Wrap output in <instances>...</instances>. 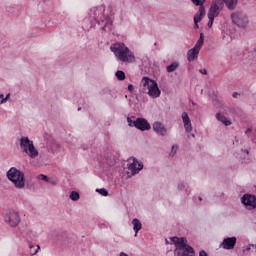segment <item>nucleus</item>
Instances as JSON below:
<instances>
[{"mask_svg":"<svg viewBox=\"0 0 256 256\" xmlns=\"http://www.w3.org/2000/svg\"><path fill=\"white\" fill-rule=\"evenodd\" d=\"M166 243H169V242L166 240Z\"/></svg>","mask_w":256,"mask_h":256,"instance_id":"49530a36","label":"nucleus"},{"mask_svg":"<svg viewBox=\"0 0 256 256\" xmlns=\"http://www.w3.org/2000/svg\"><path fill=\"white\" fill-rule=\"evenodd\" d=\"M129 127H135L140 131H148L151 129L150 124L144 118H136L132 120L131 118L127 119Z\"/></svg>","mask_w":256,"mask_h":256,"instance_id":"1a4fd4ad","label":"nucleus"},{"mask_svg":"<svg viewBox=\"0 0 256 256\" xmlns=\"http://www.w3.org/2000/svg\"><path fill=\"white\" fill-rule=\"evenodd\" d=\"M179 189L182 190V186H179Z\"/></svg>","mask_w":256,"mask_h":256,"instance_id":"a18cd8bd","label":"nucleus"},{"mask_svg":"<svg viewBox=\"0 0 256 256\" xmlns=\"http://www.w3.org/2000/svg\"><path fill=\"white\" fill-rule=\"evenodd\" d=\"M34 248V246L30 245V249Z\"/></svg>","mask_w":256,"mask_h":256,"instance_id":"c03bdc74","label":"nucleus"},{"mask_svg":"<svg viewBox=\"0 0 256 256\" xmlns=\"http://www.w3.org/2000/svg\"><path fill=\"white\" fill-rule=\"evenodd\" d=\"M6 97H11V93L6 94Z\"/></svg>","mask_w":256,"mask_h":256,"instance_id":"ea45409f","label":"nucleus"},{"mask_svg":"<svg viewBox=\"0 0 256 256\" xmlns=\"http://www.w3.org/2000/svg\"><path fill=\"white\" fill-rule=\"evenodd\" d=\"M152 130L157 133V135H160L161 137H164L167 135V129L164 127V125L157 121L152 124Z\"/></svg>","mask_w":256,"mask_h":256,"instance_id":"f3484780","label":"nucleus"},{"mask_svg":"<svg viewBox=\"0 0 256 256\" xmlns=\"http://www.w3.org/2000/svg\"><path fill=\"white\" fill-rule=\"evenodd\" d=\"M133 89H134L133 84H129L128 91H130V93H131V92H133Z\"/></svg>","mask_w":256,"mask_h":256,"instance_id":"7c9ffc66","label":"nucleus"},{"mask_svg":"<svg viewBox=\"0 0 256 256\" xmlns=\"http://www.w3.org/2000/svg\"><path fill=\"white\" fill-rule=\"evenodd\" d=\"M223 1V7H227V9H229V11H234V9H236L237 7V3L239 0H221Z\"/></svg>","mask_w":256,"mask_h":256,"instance_id":"6ab92c4d","label":"nucleus"},{"mask_svg":"<svg viewBox=\"0 0 256 256\" xmlns=\"http://www.w3.org/2000/svg\"><path fill=\"white\" fill-rule=\"evenodd\" d=\"M232 23L240 27V29H245L249 25V17L247 14L237 11L231 14Z\"/></svg>","mask_w":256,"mask_h":256,"instance_id":"6e6552de","label":"nucleus"},{"mask_svg":"<svg viewBox=\"0 0 256 256\" xmlns=\"http://www.w3.org/2000/svg\"><path fill=\"white\" fill-rule=\"evenodd\" d=\"M96 191H97V193H99V194L102 195L103 197L108 196V191H106L105 188H100V189H97Z\"/></svg>","mask_w":256,"mask_h":256,"instance_id":"a878e982","label":"nucleus"},{"mask_svg":"<svg viewBox=\"0 0 256 256\" xmlns=\"http://www.w3.org/2000/svg\"><path fill=\"white\" fill-rule=\"evenodd\" d=\"M252 132V129H247L246 134Z\"/></svg>","mask_w":256,"mask_h":256,"instance_id":"4c0bfd02","label":"nucleus"},{"mask_svg":"<svg viewBox=\"0 0 256 256\" xmlns=\"http://www.w3.org/2000/svg\"><path fill=\"white\" fill-rule=\"evenodd\" d=\"M199 256H208L207 252H205L204 250H201L199 252Z\"/></svg>","mask_w":256,"mask_h":256,"instance_id":"c85d7f7f","label":"nucleus"},{"mask_svg":"<svg viewBox=\"0 0 256 256\" xmlns=\"http://www.w3.org/2000/svg\"><path fill=\"white\" fill-rule=\"evenodd\" d=\"M140 87H143L144 91H147L150 97H159L161 95L157 81L151 80L149 77L142 78Z\"/></svg>","mask_w":256,"mask_h":256,"instance_id":"20e7f679","label":"nucleus"},{"mask_svg":"<svg viewBox=\"0 0 256 256\" xmlns=\"http://www.w3.org/2000/svg\"><path fill=\"white\" fill-rule=\"evenodd\" d=\"M199 73H201L202 75H207V69H200Z\"/></svg>","mask_w":256,"mask_h":256,"instance_id":"cd10ccee","label":"nucleus"},{"mask_svg":"<svg viewBox=\"0 0 256 256\" xmlns=\"http://www.w3.org/2000/svg\"><path fill=\"white\" fill-rule=\"evenodd\" d=\"M194 28L199 29V22H194Z\"/></svg>","mask_w":256,"mask_h":256,"instance_id":"72a5a7b5","label":"nucleus"},{"mask_svg":"<svg viewBox=\"0 0 256 256\" xmlns=\"http://www.w3.org/2000/svg\"><path fill=\"white\" fill-rule=\"evenodd\" d=\"M132 225L134 226V232H135V236H137L138 232L141 230V228L143 227V225L141 224L140 220L135 218L134 220H132Z\"/></svg>","mask_w":256,"mask_h":256,"instance_id":"aec40b11","label":"nucleus"},{"mask_svg":"<svg viewBox=\"0 0 256 256\" xmlns=\"http://www.w3.org/2000/svg\"><path fill=\"white\" fill-rule=\"evenodd\" d=\"M216 120L222 122V124H224L227 127L231 125V121L227 120V118H225V116L221 115L220 113L216 114Z\"/></svg>","mask_w":256,"mask_h":256,"instance_id":"412c9836","label":"nucleus"},{"mask_svg":"<svg viewBox=\"0 0 256 256\" xmlns=\"http://www.w3.org/2000/svg\"><path fill=\"white\" fill-rule=\"evenodd\" d=\"M223 1L222 0H214L212 1L210 8L207 13L208 27L211 29L213 27V22L215 21V17H219L221 11H223Z\"/></svg>","mask_w":256,"mask_h":256,"instance_id":"423d86ee","label":"nucleus"},{"mask_svg":"<svg viewBox=\"0 0 256 256\" xmlns=\"http://www.w3.org/2000/svg\"><path fill=\"white\" fill-rule=\"evenodd\" d=\"M20 149H22V152L32 159L38 157L39 155L38 150L34 146V142L32 140H29L28 137L20 138Z\"/></svg>","mask_w":256,"mask_h":256,"instance_id":"0eeeda50","label":"nucleus"},{"mask_svg":"<svg viewBox=\"0 0 256 256\" xmlns=\"http://www.w3.org/2000/svg\"><path fill=\"white\" fill-rule=\"evenodd\" d=\"M238 95H239V93L234 92V93L232 94V97H237Z\"/></svg>","mask_w":256,"mask_h":256,"instance_id":"c9c22d12","label":"nucleus"},{"mask_svg":"<svg viewBox=\"0 0 256 256\" xmlns=\"http://www.w3.org/2000/svg\"><path fill=\"white\" fill-rule=\"evenodd\" d=\"M119 256H128V255L126 253H124V252H120Z\"/></svg>","mask_w":256,"mask_h":256,"instance_id":"e433bc0d","label":"nucleus"},{"mask_svg":"<svg viewBox=\"0 0 256 256\" xmlns=\"http://www.w3.org/2000/svg\"><path fill=\"white\" fill-rule=\"evenodd\" d=\"M110 51L114 53L116 59L121 63H135V54L124 43L117 42L112 44Z\"/></svg>","mask_w":256,"mask_h":256,"instance_id":"f257e3e1","label":"nucleus"},{"mask_svg":"<svg viewBox=\"0 0 256 256\" xmlns=\"http://www.w3.org/2000/svg\"><path fill=\"white\" fill-rule=\"evenodd\" d=\"M90 18L94 19V21H97V23H99V21L103 22V9L97 7L91 8Z\"/></svg>","mask_w":256,"mask_h":256,"instance_id":"2eb2a0df","label":"nucleus"},{"mask_svg":"<svg viewBox=\"0 0 256 256\" xmlns=\"http://www.w3.org/2000/svg\"><path fill=\"white\" fill-rule=\"evenodd\" d=\"M179 69V62H173L172 64L166 67L167 73H173Z\"/></svg>","mask_w":256,"mask_h":256,"instance_id":"4be33fe9","label":"nucleus"},{"mask_svg":"<svg viewBox=\"0 0 256 256\" xmlns=\"http://www.w3.org/2000/svg\"><path fill=\"white\" fill-rule=\"evenodd\" d=\"M1 99V104H5L7 103V100H9V98H0Z\"/></svg>","mask_w":256,"mask_h":256,"instance_id":"2f4dec72","label":"nucleus"},{"mask_svg":"<svg viewBox=\"0 0 256 256\" xmlns=\"http://www.w3.org/2000/svg\"><path fill=\"white\" fill-rule=\"evenodd\" d=\"M171 243L174 244V256H195V250L188 245V240L184 237H171Z\"/></svg>","mask_w":256,"mask_h":256,"instance_id":"7ed1b4c3","label":"nucleus"},{"mask_svg":"<svg viewBox=\"0 0 256 256\" xmlns=\"http://www.w3.org/2000/svg\"><path fill=\"white\" fill-rule=\"evenodd\" d=\"M109 23V20H107L105 26L103 27V29H105L107 27V24Z\"/></svg>","mask_w":256,"mask_h":256,"instance_id":"58836bf2","label":"nucleus"},{"mask_svg":"<svg viewBox=\"0 0 256 256\" xmlns=\"http://www.w3.org/2000/svg\"><path fill=\"white\" fill-rule=\"evenodd\" d=\"M116 77L118 81H125V72L118 70L116 72Z\"/></svg>","mask_w":256,"mask_h":256,"instance_id":"b1692460","label":"nucleus"},{"mask_svg":"<svg viewBox=\"0 0 256 256\" xmlns=\"http://www.w3.org/2000/svg\"><path fill=\"white\" fill-rule=\"evenodd\" d=\"M191 3L195 7H199V10L194 15V23H201L203 17H205V0H191Z\"/></svg>","mask_w":256,"mask_h":256,"instance_id":"9d476101","label":"nucleus"},{"mask_svg":"<svg viewBox=\"0 0 256 256\" xmlns=\"http://www.w3.org/2000/svg\"><path fill=\"white\" fill-rule=\"evenodd\" d=\"M182 120H183L184 130H186L187 133H191L192 124H191V119L189 118L187 112L182 113Z\"/></svg>","mask_w":256,"mask_h":256,"instance_id":"a211bd4d","label":"nucleus"},{"mask_svg":"<svg viewBox=\"0 0 256 256\" xmlns=\"http://www.w3.org/2000/svg\"><path fill=\"white\" fill-rule=\"evenodd\" d=\"M4 221H6L9 226L16 227L21 223V217H19V213L15 210L10 211L7 213V216L4 218Z\"/></svg>","mask_w":256,"mask_h":256,"instance_id":"9b49d317","label":"nucleus"},{"mask_svg":"<svg viewBox=\"0 0 256 256\" xmlns=\"http://www.w3.org/2000/svg\"><path fill=\"white\" fill-rule=\"evenodd\" d=\"M38 179L39 180H42V181H44V182H50L52 179H49L48 177H47V175H44V174H41V175H38Z\"/></svg>","mask_w":256,"mask_h":256,"instance_id":"bb28decb","label":"nucleus"},{"mask_svg":"<svg viewBox=\"0 0 256 256\" xmlns=\"http://www.w3.org/2000/svg\"><path fill=\"white\" fill-rule=\"evenodd\" d=\"M143 169V164L138 162L135 158H130L128 160V170L131 171L132 175L137 174Z\"/></svg>","mask_w":256,"mask_h":256,"instance_id":"f8f14e48","label":"nucleus"},{"mask_svg":"<svg viewBox=\"0 0 256 256\" xmlns=\"http://www.w3.org/2000/svg\"><path fill=\"white\" fill-rule=\"evenodd\" d=\"M39 249H40V248H39V246L37 245V246H36V250H35V251H33L32 255H37V253H38Z\"/></svg>","mask_w":256,"mask_h":256,"instance_id":"473e14b6","label":"nucleus"},{"mask_svg":"<svg viewBox=\"0 0 256 256\" xmlns=\"http://www.w3.org/2000/svg\"><path fill=\"white\" fill-rule=\"evenodd\" d=\"M176 150H177V146H172V147H171V151L176 152Z\"/></svg>","mask_w":256,"mask_h":256,"instance_id":"f704fd0d","label":"nucleus"},{"mask_svg":"<svg viewBox=\"0 0 256 256\" xmlns=\"http://www.w3.org/2000/svg\"><path fill=\"white\" fill-rule=\"evenodd\" d=\"M199 51H201V48L199 46H195L188 50L187 52V59L189 62L197 61L199 57Z\"/></svg>","mask_w":256,"mask_h":256,"instance_id":"dca6fc26","label":"nucleus"},{"mask_svg":"<svg viewBox=\"0 0 256 256\" xmlns=\"http://www.w3.org/2000/svg\"><path fill=\"white\" fill-rule=\"evenodd\" d=\"M80 195L76 191L71 192L70 199L73 201H79Z\"/></svg>","mask_w":256,"mask_h":256,"instance_id":"393cba45","label":"nucleus"},{"mask_svg":"<svg viewBox=\"0 0 256 256\" xmlns=\"http://www.w3.org/2000/svg\"><path fill=\"white\" fill-rule=\"evenodd\" d=\"M47 182H49V184H52V185H57V181L56 180H53V179H51V180H49V181H47Z\"/></svg>","mask_w":256,"mask_h":256,"instance_id":"c756f323","label":"nucleus"},{"mask_svg":"<svg viewBox=\"0 0 256 256\" xmlns=\"http://www.w3.org/2000/svg\"><path fill=\"white\" fill-rule=\"evenodd\" d=\"M166 243H169V242L166 240Z\"/></svg>","mask_w":256,"mask_h":256,"instance_id":"de8ad7c7","label":"nucleus"},{"mask_svg":"<svg viewBox=\"0 0 256 256\" xmlns=\"http://www.w3.org/2000/svg\"><path fill=\"white\" fill-rule=\"evenodd\" d=\"M7 179L13 182L14 187L17 189H23L25 187V175L15 167L7 171Z\"/></svg>","mask_w":256,"mask_h":256,"instance_id":"39448f33","label":"nucleus"},{"mask_svg":"<svg viewBox=\"0 0 256 256\" xmlns=\"http://www.w3.org/2000/svg\"><path fill=\"white\" fill-rule=\"evenodd\" d=\"M241 203L244 206H246L247 208L255 209L256 208V196L250 195V194L243 195V197H241Z\"/></svg>","mask_w":256,"mask_h":256,"instance_id":"ddd939ff","label":"nucleus"},{"mask_svg":"<svg viewBox=\"0 0 256 256\" xmlns=\"http://www.w3.org/2000/svg\"><path fill=\"white\" fill-rule=\"evenodd\" d=\"M82 108L81 107H78V111H80Z\"/></svg>","mask_w":256,"mask_h":256,"instance_id":"79ce46f5","label":"nucleus"},{"mask_svg":"<svg viewBox=\"0 0 256 256\" xmlns=\"http://www.w3.org/2000/svg\"><path fill=\"white\" fill-rule=\"evenodd\" d=\"M237 238L236 237H227L221 243V248L224 250H233L236 247Z\"/></svg>","mask_w":256,"mask_h":256,"instance_id":"4468645a","label":"nucleus"},{"mask_svg":"<svg viewBox=\"0 0 256 256\" xmlns=\"http://www.w3.org/2000/svg\"><path fill=\"white\" fill-rule=\"evenodd\" d=\"M198 200H199V201H201V200H202V198H201V197H199V198H198Z\"/></svg>","mask_w":256,"mask_h":256,"instance_id":"37998d69","label":"nucleus"},{"mask_svg":"<svg viewBox=\"0 0 256 256\" xmlns=\"http://www.w3.org/2000/svg\"><path fill=\"white\" fill-rule=\"evenodd\" d=\"M203 43H205V36L203 35V33H200V38H199V40L196 42V46L197 47H200V49H201V47H203Z\"/></svg>","mask_w":256,"mask_h":256,"instance_id":"5701e85b","label":"nucleus"},{"mask_svg":"<svg viewBox=\"0 0 256 256\" xmlns=\"http://www.w3.org/2000/svg\"><path fill=\"white\" fill-rule=\"evenodd\" d=\"M0 97H5V95L1 94Z\"/></svg>","mask_w":256,"mask_h":256,"instance_id":"a19ab883","label":"nucleus"},{"mask_svg":"<svg viewBox=\"0 0 256 256\" xmlns=\"http://www.w3.org/2000/svg\"><path fill=\"white\" fill-rule=\"evenodd\" d=\"M110 51L114 53L116 59L121 63H135V54L124 43L117 42L112 44Z\"/></svg>","mask_w":256,"mask_h":256,"instance_id":"f03ea898","label":"nucleus"}]
</instances>
